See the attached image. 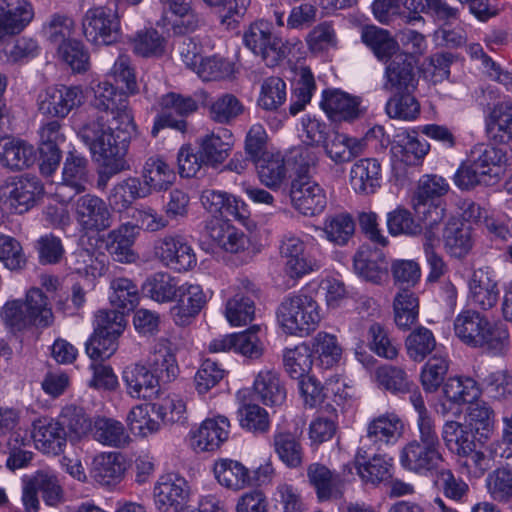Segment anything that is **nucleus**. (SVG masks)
Wrapping results in <instances>:
<instances>
[{
    "mask_svg": "<svg viewBox=\"0 0 512 512\" xmlns=\"http://www.w3.org/2000/svg\"><path fill=\"white\" fill-rule=\"evenodd\" d=\"M200 201L204 209L214 216L225 214L240 221L249 216L248 205L241 198L224 191L206 189L202 191Z\"/></svg>",
    "mask_w": 512,
    "mask_h": 512,
    "instance_id": "obj_30",
    "label": "nucleus"
},
{
    "mask_svg": "<svg viewBox=\"0 0 512 512\" xmlns=\"http://www.w3.org/2000/svg\"><path fill=\"white\" fill-rule=\"evenodd\" d=\"M213 473L217 482L227 489L238 491L252 485L249 469L237 460L230 458L216 460Z\"/></svg>",
    "mask_w": 512,
    "mask_h": 512,
    "instance_id": "obj_38",
    "label": "nucleus"
},
{
    "mask_svg": "<svg viewBox=\"0 0 512 512\" xmlns=\"http://www.w3.org/2000/svg\"><path fill=\"white\" fill-rule=\"evenodd\" d=\"M196 145L206 166L217 168L230 156L234 146V136L229 129L219 128L198 137Z\"/></svg>",
    "mask_w": 512,
    "mask_h": 512,
    "instance_id": "obj_24",
    "label": "nucleus"
},
{
    "mask_svg": "<svg viewBox=\"0 0 512 512\" xmlns=\"http://www.w3.org/2000/svg\"><path fill=\"white\" fill-rule=\"evenodd\" d=\"M98 110L79 129L78 135L108 176L128 169L126 140L136 130L127 94L104 80L94 88Z\"/></svg>",
    "mask_w": 512,
    "mask_h": 512,
    "instance_id": "obj_1",
    "label": "nucleus"
},
{
    "mask_svg": "<svg viewBox=\"0 0 512 512\" xmlns=\"http://www.w3.org/2000/svg\"><path fill=\"white\" fill-rule=\"evenodd\" d=\"M292 207L304 216H315L326 207V194L321 186L306 173H299L291 182Z\"/></svg>",
    "mask_w": 512,
    "mask_h": 512,
    "instance_id": "obj_12",
    "label": "nucleus"
},
{
    "mask_svg": "<svg viewBox=\"0 0 512 512\" xmlns=\"http://www.w3.org/2000/svg\"><path fill=\"white\" fill-rule=\"evenodd\" d=\"M108 258L104 253L79 249L72 255L71 269L85 277L92 279L103 276L107 270Z\"/></svg>",
    "mask_w": 512,
    "mask_h": 512,
    "instance_id": "obj_54",
    "label": "nucleus"
},
{
    "mask_svg": "<svg viewBox=\"0 0 512 512\" xmlns=\"http://www.w3.org/2000/svg\"><path fill=\"white\" fill-rule=\"evenodd\" d=\"M357 474L365 484L379 485L392 478L393 458L386 454H374L368 457L364 447H359L354 457Z\"/></svg>",
    "mask_w": 512,
    "mask_h": 512,
    "instance_id": "obj_23",
    "label": "nucleus"
},
{
    "mask_svg": "<svg viewBox=\"0 0 512 512\" xmlns=\"http://www.w3.org/2000/svg\"><path fill=\"white\" fill-rule=\"evenodd\" d=\"M199 284L185 282L179 286L178 299L170 308V315L178 326L189 325L211 298Z\"/></svg>",
    "mask_w": 512,
    "mask_h": 512,
    "instance_id": "obj_14",
    "label": "nucleus"
},
{
    "mask_svg": "<svg viewBox=\"0 0 512 512\" xmlns=\"http://www.w3.org/2000/svg\"><path fill=\"white\" fill-rule=\"evenodd\" d=\"M90 433L94 440L110 447H123L130 440L124 425L113 418H96L92 423Z\"/></svg>",
    "mask_w": 512,
    "mask_h": 512,
    "instance_id": "obj_48",
    "label": "nucleus"
},
{
    "mask_svg": "<svg viewBox=\"0 0 512 512\" xmlns=\"http://www.w3.org/2000/svg\"><path fill=\"white\" fill-rule=\"evenodd\" d=\"M86 96L81 86L54 85L38 95L37 106L41 114L65 118L84 104Z\"/></svg>",
    "mask_w": 512,
    "mask_h": 512,
    "instance_id": "obj_7",
    "label": "nucleus"
},
{
    "mask_svg": "<svg viewBox=\"0 0 512 512\" xmlns=\"http://www.w3.org/2000/svg\"><path fill=\"white\" fill-rule=\"evenodd\" d=\"M309 347L315 366L324 370L338 366L344 353L338 337L326 331L318 332L311 339Z\"/></svg>",
    "mask_w": 512,
    "mask_h": 512,
    "instance_id": "obj_33",
    "label": "nucleus"
},
{
    "mask_svg": "<svg viewBox=\"0 0 512 512\" xmlns=\"http://www.w3.org/2000/svg\"><path fill=\"white\" fill-rule=\"evenodd\" d=\"M152 412V406L147 404H138L129 411L126 423L135 437L145 439L160 431L161 422L152 417Z\"/></svg>",
    "mask_w": 512,
    "mask_h": 512,
    "instance_id": "obj_58",
    "label": "nucleus"
},
{
    "mask_svg": "<svg viewBox=\"0 0 512 512\" xmlns=\"http://www.w3.org/2000/svg\"><path fill=\"white\" fill-rule=\"evenodd\" d=\"M72 213L79 231L85 236L98 235L113 224L109 204L94 194L78 197L72 204Z\"/></svg>",
    "mask_w": 512,
    "mask_h": 512,
    "instance_id": "obj_4",
    "label": "nucleus"
},
{
    "mask_svg": "<svg viewBox=\"0 0 512 512\" xmlns=\"http://www.w3.org/2000/svg\"><path fill=\"white\" fill-rule=\"evenodd\" d=\"M124 471L119 453L103 452L93 458L90 475L100 485L110 486L121 480Z\"/></svg>",
    "mask_w": 512,
    "mask_h": 512,
    "instance_id": "obj_43",
    "label": "nucleus"
},
{
    "mask_svg": "<svg viewBox=\"0 0 512 512\" xmlns=\"http://www.w3.org/2000/svg\"><path fill=\"white\" fill-rule=\"evenodd\" d=\"M321 320L319 303L303 290L286 296L277 309V321L288 335L309 336L318 328Z\"/></svg>",
    "mask_w": 512,
    "mask_h": 512,
    "instance_id": "obj_3",
    "label": "nucleus"
},
{
    "mask_svg": "<svg viewBox=\"0 0 512 512\" xmlns=\"http://www.w3.org/2000/svg\"><path fill=\"white\" fill-rule=\"evenodd\" d=\"M254 285L245 281L229 297L225 304L224 315L228 323L233 327L244 326L251 322L255 315Z\"/></svg>",
    "mask_w": 512,
    "mask_h": 512,
    "instance_id": "obj_28",
    "label": "nucleus"
},
{
    "mask_svg": "<svg viewBox=\"0 0 512 512\" xmlns=\"http://www.w3.org/2000/svg\"><path fill=\"white\" fill-rule=\"evenodd\" d=\"M188 481L176 473L159 477L154 486L155 505L161 512H177L190 496Z\"/></svg>",
    "mask_w": 512,
    "mask_h": 512,
    "instance_id": "obj_16",
    "label": "nucleus"
},
{
    "mask_svg": "<svg viewBox=\"0 0 512 512\" xmlns=\"http://www.w3.org/2000/svg\"><path fill=\"white\" fill-rule=\"evenodd\" d=\"M57 421L61 423L62 429H67V437L71 441H78L86 437L92 427V421L84 409L74 404L64 406Z\"/></svg>",
    "mask_w": 512,
    "mask_h": 512,
    "instance_id": "obj_53",
    "label": "nucleus"
},
{
    "mask_svg": "<svg viewBox=\"0 0 512 512\" xmlns=\"http://www.w3.org/2000/svg\"><path fill=\"white\" fill-rule=\"evenodd\" d=\"M31 437L37 450L47 455H59L67 445V433L50 416H40L32 421Z\"/></svg>",
    "mask_w": 512,
    "mask_h": 512,
    "instance_id": "obj_20",
    "label": "nucleus"
},
{
    "mask_svg": "<svg viewBox=\"0 0 512 512\" xmlns=\"http://www.w3.org/2000/svg\"><path fill=\"white\" fill-rule=\"evenodd\" d=\"M252 391L258 401L266 406H280L287 396V391L277 370L264 367L255 375Z\"/></svg>",
    "mask_w": 512,
    "mask_h": 512,
    "instance_id": "obj_29",
    "label": "nucleus"
},
{
    "mask_svg": "<svg viewBox=\"0 0 512 512\" xmlns=\"http://www.w3.org/2000/svg\"><path fill=\"white\" fill-rule=\"evenodd\" d=\"M148 197L137 177H128L113 186L109 195V206L122 211L128 209L137 199Z\"/></svg>",
    "mask_w": 512,
    "mask_h": 512,
    "instance_id": "obj_52",
    "label": "nucleus"
},
{
    "mask_svg": "<svg viewBox=\"0 0 512 512\" xmlns=\"http://www.w3.org/2000/svg\"><path fill=\"white\" fill-rule=\"evenodd\" d=\"M170 12L168 17L175 34H186L196 29L199 18L189 0H159Z\"/></svg>",
    "mask_w": 512,
    "mask_h": 512,
    "instance_id": "obj_55",
    "label": "nucleus"
},
{
    "mask_svg": "<svg viewBox=\"0 0 512 512\" xmlns=\"http://www.w3.org/2000/svg\"><path fill=\"white\" fill-rule=\"evenodd\" d=\"M404 424L391 412L371 419L367 424L366 438L378 448L395 444L402 436Z\"/></svg>",
    "mask_w": 512,
    "mask_h": 512,
    "instance_id": "obj_34",
    "label": "nucleus"
},
{
    "mask_svg": "<svg viewBox=\"0 0 512 512\" xmlns=\"http://www.w3.org/2000/svg\"><path fill=\"white\" fill-rule=\"evenodd\" d=\"M179 286L170 274L158 272L149 276L142 285L147 297L159 303H170L177 298Z\"/></svg>",
    "mask_w": 512,
    "mask_h": 512,
    "instance_id": "obj_51",
    "label": "nucleus"
},
{
    "mask_svg": "<svg viewBox=\"0 0 512 512\" xmlns=\"http://www.w3.org/2000/svg\"><path fill=\"white\" fill-rule=\"evenodd\" d=\"M442 391L443 400L439 404V412L443 416L460 414L463 404L472 403L480 395L479 386L471 377H450Z\"/></svg>",
    "mask_w": 512,
    "mask_h": 512,
    "instance_id": "obj_18",
    "label": "nucleus"
},
{
    "mask_svg": "<svg viewBox=\"0 0 512 512\" xmlns=\"http://www.w3.org/2000/svg\"><path fill=\"white\" fill-rule=\"evenodd\" d=\"M414 91L397 92L385 104L386 114L402 121H414L420 115V103L413 96Z\"/></svg>",
    "mask_w": 512,
    "mask_h": 512,
    "instance_id": "obj_64",
    "label": "nucleus"
},
{
    "mask_svg": "<svg viewBox=\"0 0 512 512\" xmlns=\"http://www.w3.org/2000/svg\"><path fill=\"white\" fill-rule=\"evenodd\" d=\"M273 447L278 458L288 468H298L303 462V448L300 440L291 432L276 431Z\"/></svg>",
    "mask_w": 512,
    "mask_h": 512,
    "instance_id": "obj_57",
    "label": "nucleus"
},
{
    "mask_svg": "<svg viewBox=\"0 0 512 512\" xmlns=\"http://www.w3.org/2000/svg\"><path fill=\"white\" fill-rule=\"evenodd\" d=\"M322 146L326 156L336 165L352 161L364 150L362 140L340 132H334Z\"/></svg>",
    "mask_w": 512,
    "mask_h": 512,
    "instance_id": "obj_41",
    "label": "nucleus"
},
{
    "mask_svg": "<svg viewBox=\"0 0 512 512\" xmlns=\"http://www.w3.org/2000/svg\"><path fill=\"white\" fill-rule=\"evenodd\" d=\"M154 253L167 268L186 272L197 265V257L189 242L181 235H165L155 242Z\"/></svg>",
    "mask_w": 512,
    "mask_h": 512,
    "instance_id": "obj_11",
    "label": "nucleus"
},
{
    "mask_svg": "<svg viewBox=\"0 0 512 512\" xmlns=\"http://www.w3.org/2000/svg\"><path fill=\"white\" fill-rule=\"evenodd\" d=\"M108 300L117 311H132L140 301L138 286L129 278L115 277L109 284Z\"/></svg>",
    "mask_w": 512,
    "mask_h": 512,
    "instance_id": "obj_46",
    "label": "nucleus"
},
{
    "mask_svg": "<svg viewBox=\"0 0 512 512\" xmlns=\"http://www.w3.org/2000/svg\"><path fill=\"white\" fill-rule=\"evenodd\" d=\"M87 159L77 152H69L63 170L62 182L54 192L55 199L60 203L70 201L75 195L85 191L87 182Z\"/></svg>",
    "mask_w": 512,
    "mask_h": 512,
    "instance_id": "obj_17",
    "label": "nucleus"
},
{
    "mask_svg": "<svg viewBox=\"0 0 512 512\" xmlns=\"http://www.w3.org/2000/svg\"><path fill=\"white\" fill-rule=\"evenodd\" d=\"M244 43L255 55L261 56L268 66L277 65L286 55L281 38L272 33V25L265 20L252 23L244 32Z\"/></svg>",
    "mask_w": 512,
    "mask_h": 512,
    "instance_id": "obj_8",
    "label": "nucleus"
},
{
    "mask_svg": "<svg viewBox=\"0 0 512 512\" xmlns=\"http://www.w3.org/2000/svg\"><path fill=\"white\" fill-rule=\"evenodd\" d=\"M350 185L359 195H371L377 192L382 183V168L375 158L357 160L350 168Z\"/></svg>",
    "mask_w": 512,
    "mask_h": 512,
    "instance_id": "obj_31",
    "label": "nucleus"
},
{
    "mask_svg": "<svg viewBox=\"0 0 512 512\" xmlns=\"http://www.w3.org/2000/svg\"><path fill=\"white\" fill-rule=\"evenodd\" d=\"M469 159L489 184L500 178L507 162L505 151L485 144L476 145Z\"/></svg>",
    "mask_w": 512,
    "mask_h": 512,
    "instance_id": "obj_35",
    "label": "nucleus"
},
{
    "mask_svg": "<svg viewBox=\"0 0 512 512\" xmlns=\"http://www.w3.org/2000/svg\"><path fill=\"white\" fill-rule=\"evenodd\" d=\"M141 184L148 196L167 191L176 181L174 168L162 157H149L141 171Z\"/></svg>",
    "mask_w": 512,
    "mask_h": 512,
    "instance_id": "obj_32",
    "label": "nucleus"
},
{
    "mask_svg": "<svg viewBox=\"0 0 512 512\" xmlns=\"http://www.w3.org/2000/svg\"><path fill=\"white\" fill-rule=\"evenodd\" d=\"M441 436L447 449L457 457L476 447L470 426L457 421H446Z\"/></svg>",
    "mask_w": 512,
    "mask_h": 512,
    "instance_id": "obj_47",
    "label": "nucleus"
},
{
    "mask_svg": "<svg viewBox=\"0 0 512 512\" xmlns=\"http://www.w3.org/2000/svg\"><path fill=\"white\" fill-rule=\"evenodd\" d=\"M161 113L154 119V125L151 133L157 136L158 132L164 128L174 129L182 134L188 130V122L184 119L175 118L172 113L181 117H187L198 109L197 101L191 96H183L178 93L170 92L163 95L159 100Z\"/></svg>",
    "mask_w": 512,
    "mask_h": 512,
    "instance_id": "obj_9",
    "label": "nucleus"
},
{
    "mask_svg": "<svg viewBox=\"0 0 512 512\" xmlns=\"http://www.w3.org/2000/svg\"><path fill=\"white\" fill-rule=\"evenodd\" d=\"M443 237L445 248L453 257L462 258L472 248L470 228L458 221H450L446 225Z\"/></svg>",
    "mask_w": 512,
    "mask_h": 512,
    "instance_id": "obj_63",
    "label": "nucleus"
},
{
    "mask_svg": "<svg viewBox=\"0 0 512 512\" xmlns=\"http://www.w3.org/2000/svg\"><path fill=\"white\" fill-rule=\"evenodd\" d=\"M208 234L218 248L231 254L242 253L251 244L249 236L243 230L226 221H217L208 226Z\"/></svg>",
    "mask_w": 512,
    "mask_h": 512,
    "instance_id": "obj_36",
    "label": "nucleus"
},
{
    "mask_svg": "<svg viewBox=\"0 0 512 512\" xmlns=\"http://www.w3.org/2000/svg\"><path fill=\"white\" fill-rule=\"evenodd\" d=\"M449 370L447 353L436 352L421 368L420 382L425 392L434 393L443 384Z\"/></svg>",
    "mask_w": 512,
    "mask_h": 512,
    "instance_id": "obj_59",
    "label": "nucleus"
},
{
    "mask_svg": "<svg viewBox=\"0 0 512 512\" xmlns=\"http://www.w3.org/2000/svg\"><path fill=\"white\" fill-rule=\"evenodd\" d=\"M307 476L310 484L316 490L320 501L336 498L340 495V476L326 466L319 463H312L307 469Z\"/></svg>",
    "mask_w": 512,
    "mask_h": 512,
    "instance_id": "obj_45",
    "label": "nucleus"
},
{
    "mask_svg": "<svg viewBox=\"0 0 512 512\" xmlns=\"http://www.w3.org/2000/svg\"><path fill=\"white\" fill-rule=\"evenodd\" d=\"M260 182L267 188L278 190L286 180L287 168L280 152L265 153L252 160Z\"/></svg>",
    "mask_w": 512,
    "mask_h": 512,
    "instance_id": "obj_42",
    "label": "nucleus"
},
{
    "mask_svg": "<svg viewBox=\"0 0 512 512\" xmlns=\"http://www.w3.org/2000/svg\"><path fill=\"white\" fill-rule=\"evenodd\" d=\"M184 64L196 72L203 81L221 80L234 73V64L222 57L211 56L203 58L197 52L196 44L189 42L180 48Z\"/></svg>",
    "mask_w": 512,
    "mask_h": 512,
    "instance_id": "obj_13",
    "label": "nucleus"
},
{
    "mask_svg": "<svg viewBox=\"0 0 512 512\" xmlns=\"http://www.w3.org/2000/svg\"><path fill=\"white\" fill-rule=\"evenodd\" d=\"M266 336L267 327L260 324L235 333L236 353L249 359H259L265 351Z\"/></svg>",
    "mask_w": 512,
    "mask_h": 512,
    "instance_id": "obj_56",
    "label": "nucleus"
},
{
    "mask_svg": "<svg viewBox=\"0 0 512 512\" xmlns=\"http://www.w3.org/2000/svg\"><path fill=\"white\" fill-rule=\"evenodd\" d=\"M81 28L86 40L94 46L112 45L121 34L117 15L104 6L89 8L82 17Z\"/></svg>",
    "mask_w": 512,
    "mask_h": 512,
    "instance_id": "obj_6",
    "label": "nucleus"
},
{
    "mask_svg": "<svg viewBox=\"0 0 512 512\" xmlns=\"http://www.w3.org/2000/svg\"><path fill=\"white\" fill-rule=\"evenodd\" d=\"M430 150L425 139H419L414 130H405L397 134L396 143L392 146L395 156L407 165H417Z\"/></svg>",
    "mask_w": 512,
    "mask_h": 512,
    "instance_id": "obj_44",
    "label": "nucleus"
},
{
    "mask_svg": "<svg viewBox=\"0 0 512 512\" xmlns=\"http://www.w3.org/2000/svg\"><path fill=\"white\" fill-rule=\"evenodd\" d=\"M396 325L403 330L409 329L418 319V297L410 289H399L393 301Z\"/></svg>",
    "mask_w": 512,
    "mask_h": 512,
    "instance_id": "obj_61",
    "label": "nucleus"
},
{
    "mask_svg": "<svg viewBox=\"0 0 512 512\" xmlns=\"http://www.w3.org/2000/svg\"><path fill=\"white\" fill-rule=\"evenodd\" d=\"M401 466L411 472L426 474L443 462L441 449L412 440L400 451Z\"/></svg>",
    "mask_w": 512,
    "mask_h": 512,
    "instance_id": "obj_22",
    "label": "nucleus"
},
{
    "mask_svg": "<svg viewBox=\"0 0 512 512\" xmlns=\"http://www.w3.org/2000/svg\"><path fill=\"white\" fill-rule=\"evenodd\" d=\"M362 41L373 51L378 60L385 62L400 52L397 41L388 31L377 26L362 29Z\"/></svg>",
    "mask_w": 512,
    "mask_h": 512,
    "instance_id": "obj_49",
    "label": "nucleus"
},
{
    "mask_svg": "<svg viewBox=\"0 0 512 512\" xmlns=\"http://www.w3.org/2000/svg\"><path fill=\"white\" fill-rule=\"evenodd\" d=\"M467 286V301L475 310L488 311L497 304L498 283L489 267L473 270L467 280Z\"/></svg>",
    "mask_w": 512,
    "mask_h": 512,
    "instance_id": "obj_15",
    "label": "nucleus"
},
{
    "mask_svg": "<svg viewBox=\"0 0 512 512\" xmlns=\"http://www.w3.org/2000/svg\"><path fill=\"white\" fill-rule=\"evenodd\" d=\"M36 159L34 147L27 142L14 138L0 139V163L11 170L30 167Z\"/></svg>",
    "mask_w": 512,
    "mask_h": 512,
    "instance_id": "obj_40",
    "label": "nucleus"
},
{
    "mask_svg": "<svg viewBox=\"0 0 512 512\" xmlns=\"http://www.w3.org/2000/svg\"><path fill=\"white\" fill-rule=\"evenodd\" d=\"M33 5L28 0L0 2V42L9 35L23 31L33 20Z\"/></svg>",
    "mask_w": 512,
    "mask_h": 512,
    "instance_id": "obj_26",
    "label": "nucleus"
},
{
    "mask_svg": "<svg viewBox=\"0 0 512 512\" xmlns=\"http://www.w3.org/2000/svg\"><path fill=\"white\" fill-rule=\"evenodd\" d=\"M309 237L306 239L287 235L282 240L281 253L286 259L285 271L291 278H301L320 269L321 261L310 249Z\"/></svg>",
    "mask_w": 512,
    "mask_h": 512,
    "instance_id": "obj_10",
    "label": "nucleus"
},
{
    "mask_svg": "<svg viewBox=\"0 0 512 512\" xmlns=\"http://www.w3.org/2000/svg\"><path fill=\"white\" fill-rule=\"evenodd\" d=\"M354 231L355 223L347 213L327 216L323 222V237L334 245H346L352 238Z\"/></svg>",
    "mask_w": 512,
    "mask_h": 512,
    "instance_id": "obj_62",
    "label": "nucleus"
},
{
    "mask_svg": "<svg viewBox=\"0 0 512 512\" xmlns=\"http://www.w3.org/2000/svg\"><path fill=\"white\" fill-rule=\"evenodd\" d=\"M383 75L382 89L385 92L397 93L415 91L418 80L410 57L402 52L388 61Z\"/></svg>",
    "mask_w": 512,
    "mask_h": 512,
    "instance_id": "obj_21",
    "label": "nucleus"
},
{
    "mask_svg": "<svg viewBox=\"0 0 512 512\" xmlns=\"http://www.w3.org/2000/svg\"><path fill=\"white\" fill-rule=\"evenodd\" d=\"M148 369L156 375V380L160 384L168 383L176 379L179 373V367L173 352L162 343L154 347L153 352L148 358Z\"/></svg>",
    "mask_w": 512,
    "mask_h": 512,
    "instance_id": "obj_50",
    "label": "nucleus"
},
{
    "mask_svg": "<svg viewBox=\"0 0 512 512\" xmlns=\"http://www.w3.org/2000/svg\"><path fill=\"white\" fill-rule=\"evenodd\" d=\"M354 270L357 275L366 281L375 284L388 275V265L382 251L361 247L354 256Z\"/></svg>",
    "mask_w": 512,
    "mask_h": 512,
    "instance_id": "obj_37",
    "label": "nucleus"
},
{
    "mask_svg": "<svg viewBox=\"0 0 512 512\" xmlns=\"http://www.w3.org/2000/svg\"><path fill=\"white\" fill-rule=\"evenodd\" d=\"M44 194L36 176L11 177L0 187V200L11 213L23 214L35 206Z\"/></svg>",
    "mask_w": 512,
    "mask_h": 512,
    "instance_id": "obj_5",
    "label": "nucleus"
},
{
    "mask_svg": "<svg viewBox=\"0 0 512 512\" xmlns=\"http://www.w3.org/2000/svg\"><path fill=\"white\" fill-rule=\"evenodd\" d=\"M321 107L333 121H352L363 114L361 98L338 89L323 92Z\"/></svg>",
    "mask_w": 512,
    "mask_h": 512,
    "instance_id": "obj_27",
    "label": "nucleus"
},
{
    "mask_svg": "<svg viewBox=\"0 0 512 512\" xmlns=\"http://www.w3.org/2000/svg\"><path fill=\"white\" fill-rule=\"evenodd\" d=\"M139 236V227L125 222L107 234L108 249L118 262L130 263L136 258L133 245Z\"/></svg>",
    "mask_w": 512,
    "mask_h": 512,
    "instance_id": "obj_39",
    "label": "nucleus"
},
{
    "mask_svg": "<svg viewBox=\"0 0 512 512\" xmlns=\"http://www.w3.org/2000/svg\"><path fill=\"white\" fill-rule=\"evenodd\" d=\"M75 31L74 20L63 13H53L43 23L41 34L51 45L59 47L68 40H75L72 35Z\"/></svg>",
    "mask_w": 512,
    "mask_h": 512,
    "instance_id": "obj_60",
    "label": "nucleus"
},
{
    "mask_svg": "<svg viewBox=\"0 0 512 512\" xmlns=\"http://www.w3.org/2000/svg\"><path fill=\"white\" fill-rule=\"evenodd\" d=\"M454 332L467 346L482 349L492 355H501L510 346L507 325L491 322L475 309L463 310L455 317Z\"/></svg>",
    "mask_w": 512,
    "mask_h": 512,
    "instance_id": "obj_2",
    "label": "nucleus"
},
{
    "mask_svg": "<svg viewBox=\"0 0 512 512\" xmlns=\"http://www.w3.org/2000/svg\"><path fill=\"white\" fill-rule=\"evenodd\" d=\"M122 381L127 394L135 399L151 400L156 398L160 391L156 375L140 363L126 366L122 371Z\"/></svg>",
    "mask_w": 512,
    "mask_h": 512,
    "instance_id": "obj_25",
    "label": "nucleus"
},
{
    "mask_svg": "<svg viewBox=\"0 0 512 512\" xmlns=\"http://www.w3.org/2000/svg\"><path fill=\"white\" fill-rule=\"evenodd\" d=\"M230 434V422L224 416L206 418L197 427L191 429L190 445L196 452L215 451L227 441Z\"/></svg>",
    "mask_w": 512,
    "mask_h": 512,
    "instance_id": "obj_19",
    "label": "nucleus"
}]
</instances>
